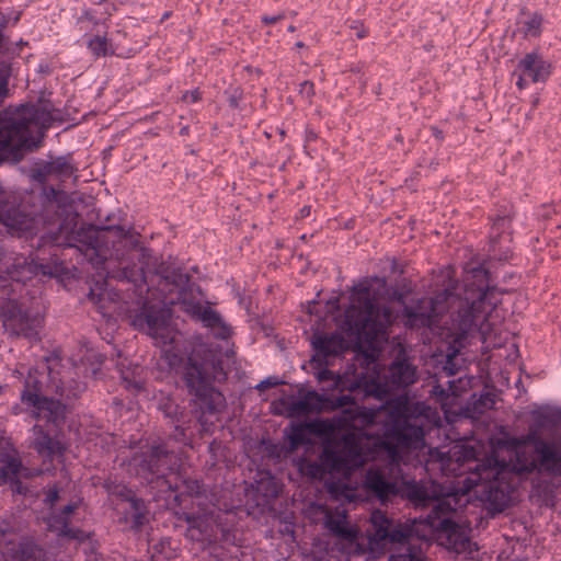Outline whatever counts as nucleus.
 Returning <instances> with one entry per match:
<instances>
[{"label": "nucleus", "mask_w": 561, "mask_h": 561, "mask_svg": "<svg viewBox=\"0 0 561 561\" xmlns=\"http://www.w3.org/2000/svg\"><path fill=\"white\" fill-rule=\"evenodd\" d=\"M59 499V490L57 486L49 488L46 492L45 504L53 507Z\"/></svg>", "instance_id": "nucleus-38"}, {"label": "nucleus", "mask_w": 561, "mask_h": 561, "mask_svg": "<svg viewBox=\"0 0 561 561\" xmlns=\"http://www.w3.org/2000/svg\"><path fill=\"white\" fill-rule=\"evenodd\" d=\"M90 357H96V354L95 353H91Z\"/></svg>", "instance_id": "nucleus-50"}, {"label": "nucleus", "mask_w": 561, "mask_h": 561, "mask_svg": "<svg viewBox=\"0 0 561 561\" xmlns=\"http://www.w3.org/2000/svg\"><path fill=\"white\" fill-rule=\"evenodd\" d=\"M61 378L57 381L53 368L45 374L37 368L30 369L21 392V402L13 408V413H25L28 417L44 421H59L64 419L71 402L82 392L83 386L76 383L67 394Z\"/></svg>", "instance_id": "nucleus-6"}, {"label": "nucleus", "mask_w": 561, "mask_h": 561, "mask_svg": "<svg viewBox=\"0 0 561 561\" xmlns=\"http://www.w3.org/2000/svg\"><path fill=\"white\" fill-rule=\"evenodd\" d=\"M396 296L385 277H368L353 287L351 305L345 310L342 329L351 341L367 345L370 352L357 358L360 370L335 378V385L347 388L348 393L323 398L317 391L299 389L272 401L274 415L302 417L327 410L341 409L355 415L332 417L330 421H375L381 410H387L390 421H440L437 412L415 396L403 394L389 400V392L405 388L416 381V368L405 359H396L381 375L375 352L387 340V328L393 321L390 308L378 302ZM314 421H320L316 419Z\"/></svg>", "instance_id": "nucleus-1"}, {"label": "nucleus", "mask_w": 561, "mask_h": 561, "mask_svg": "<svg viewBox=\"0 0 561 561\" xmlns=\"http://www.w3.org/2000/svg\"><path fill=\"white\" fill-rule=\"evenodd\" d=\"M290 431L286 432L288 437L289 450H295L298 447L309 443L307 438V431L310 433H324L333 432L336 428H342L350 423H290Z\"/></svg>", "instance_id": "nucleus-25"}, {"label": "nucleus", "mask_w": 561, "mask_h": 561, "mask_svg": "<svg viewBox=\"0 0 561 561\" xmlns=\"http://www.w3.org/2000/svg\"><path fill=\"white\" fill-rule=\"evenodd\" d=\"M370 522L373 533H370L366 538L364 537V543L366 553L374 557L382 553L393 541L404 538V533L412 527L411 520L410 523L390 528V520L381 511H374L370 516Z\"/></svg>", "instance_id": "nucleus-19"}, {"label": "nucleus", "mask_w": 561, "mask_h": 561, "mask_svg": "<svg viewBox=\"0 0 561 561\" xmlns=\"http://www.w3.org/2000/svg\"><path fill=\"white\" fill-rule=\"evenodd\" d=\"M184 280L185 279H184L183 275L179 274V275L174 276L173 283H175L176 285H180V284L184 283Z\"/></svg>", "instance_id": "nucleus-45"}, {"label": "nucleus", "mask_w": 561, "mask_h": 561, "mask_svg": "<svg viewBox=\"0 0 561 561\" xmlns=\"http://www.w3.org/2000/svg\"><path fill=\"white\" fill-rule=\"evenodd\" d=\"M0 313L3 317V327L10 334L22 335L28 340L38 339L43 321L39 313L23 311L14 299H8L0 307Z\"/></svg>", "instance_id": "nucleus-20"}, {"label": "nucleus", "mask_w": 561, "mask_h": 561, "mask_svg": "<svg viewBox=\"0 0 561 561\" xmlns=\"http://www.w3.org/2000/svg\"><path fill=\"white\" fill-rule=\"evenodd\" d=\"M102 360L99 359L98 360V364H92L91 365V368H87L84 371L88 374L90 373L92 376H96L98 371H99V368H100V365H101Z\"/></svg>", "instance_id": "nucleus-43"}, {"label": "nucleus", "mask_w": 561, "mask_h": 561, "mask_svg": "<svg viewBox=\"0 0 561 561\" xmlns=\"http://www.w3.org/2000/svg\"><path fill=\"white\" fill-rule=\"evenodd\" d=\"M221 370V356L217 353L210 352L201 360L196 358V355L188 358L184 379L187 388L196 398V404L204 411L215 412L225 403L222 393L211 385V379Z\"/></svg>", "instance_id": "nucleus-9"}, {"label": "nucleus", "mask_w": 561, "mask_h": 561, "mask_svg": "<svg viewBox=\"0 0 561 561\" xmlns=\"http://www.w3.org/2000/svg\"><path fill=\"white\" fill-rule=\"evenodd\" d=\"M302 46H304V44H302V43H300V42H299V43H297V47H302Z\"/></svg>", "instance_id": "nucleus-49"}, {"label": "nucleus", "mask_w": 561, "mask_h": 561, "mask_svg": "<svg viewBox=\"0 0 561 561\" xmlns=\"http://www.w3.org/2000/svg\"><path fill=\"white\" fill-rule=\"evenodd\" d=\"M524 415L530 421H561V405L557 403H531L525 408Z\"/></svg>", "instance_id": "nucleus-29"}, {"label": "nucleus", "mask_w": 561, "mask_h": 561, "mask_svg": "<svg viewBox=\"0 0 561 561\" xmlns=\"http://www.w3.org/2000/svg\"><path fill=\"white\" fill-rule=\"evenodd\" d=\"M129 510L125 513L124 518L130 524V527L135 530H139L148 520L147 507L141 499L130 497L128 499Z\"/></svg>", "instance_id": "nucleus-32"}, {"label": "nucleus", "mask_w": 561, "mask_h": 561, "mask_svg": "<svg viewBox=\"0 0 561 561\" xmlns=\"http://www.w3.org/2000/svg\"><path fill=\"white\" fill-rule=\"evenodd\" d=\"M283 19V14H276V15H264L262 18V21L266 24H274Z\"/></svg>", "instance_id": "nucleus-41"}, {"label": "nucleus", "mask_w": 561, "mask_h": 561, "mask_svg": "<svg viewBox=\"0 0 561 561\" xmlns=\"http://www.w3.org/2000/svg\"><path fill=\"white\" fill-rule=\"evenodd\" d=\"M50 368H53V369L55 370L56 376H57V380H58L59 378H61V379H62V381H64L62 387H64V390H65V394H67V393H68V391H69V389H70L71 387L76 386V383H81V385L83 386L82 391L85 389V383H84V382H82V381H76V380L72 378V376H73V375H77V371H72V370H75L76 366H75V367H71V369H65V370H62V371H59V370H57V369H56V367H55L53 364H49V365L47 366L48 373L50 371Z\"/></svg>", "instance_id": "nucleus-35"}, {"label": "nucleus", "mask_w": 561, "mask_h": 561, "mask_svg": "<svg viewBox=\"0 0 561 561\" xmlns=\"http://www.w3.org/2000/svg\"><path fill=\"white\" fill-rule=\"evenodd\" d=\"M324 528L334 536L342 545L346 554H366L364 536L359 529L352 525L344 508L336 507L328 510L323 519Z\"/></svg>", "instance_id": "nucleus-16"}, {"label": "nucleus", "mask_w": 561, "mask_h": 561, "mask_svg": "<svg viewBox=\"0 0 561 561\" xmlns=\"http://www.w3.org/2000/svg\"><path fill=\"white\" fill-rule=\"evenodd\" d=\"M319 469V466L317 463H312L309 466V473L314 477L317 471Z\"/></svg>", "instance_id": "nucleus-44"}, {"label": "nucleus", "mask_w": 561, "mask_h": 561, "mask_svg": "<svg viewBox=\"0 0 561 561\" xmlns=\"http://www.w3.org/2000/svg\"><path fill=\"white\" fill-rule=\"evenodd\" d=\"M201 99V92L198 89L193 91H186L183 94V100L187 103H195Z\"/></svg>", "instance_id": "nucleus-39"}, {"label": "nucleus", "mask_w": 561, "mask_h": 561, "mask_svg": "<svg viewBox=\"0 0 561 561\" xmlns=\"http://www.w3.org/2000/svg\"><path fill=\"white\" fill-rule=\"evenodd\" d=\"M118 373L127 391L138 397L149 398L150 392L145 383L144 367L137 364H127V360L124 359L118 364Z\"/></svg>", "instance_id": "nucleus-26"}, {"label": "nucleus", "mask_w": 561, "mask_h": 561, "mask_svg": "<svg viewBox=\"0 0 561 561\" xmlns=\"http://www.w3.org/2000/svg\"><path fill=\"white\" fill-rule=\"evenodd\" d=\"M110 232L108 228L96 229L93 226L81 227L75 236L70 237L67 245L76 247L84 253V256L101 270L100 275L105 273L106 277L118 278L131 283L137 293V300L126 308L130 324L139 331L147 333L161 348L163 357L171 368H175L183 360V353L179 346V332L171 324V310L173 299L165 296L156 297L147 288L150 296L144 297L147 279L144 267H129L125 259L116 252V260L119 264L118 271L111 270V260L107 259L102 242Z\"/></svg>", "instance_id": "nucleus-5"}, {"label": "nucleus", "mask_w": 561, "mask_h": 561, "mask_svg": "<svg viewBox=\"0 0 561 561\" xmlns=\"http://www.w3.org/2000/svg\"><path fill=\"white\" fill-rule=\"evenodd\" d=\"M8 94V79L0 73V101ZM58 111L48 103L22 105L15 111L0 113V159L16 158L23 150L36 148L44 130L59 119ZM0 222L16 232H32L34 219L9 204V194L0 187ZM35 266L24 256L8 255L0 252V287L5 282H25L34 273Z\"/></svg>", "instance_id": "nucleus-4"}, {"label": "nucleus", "mask_w": 561, "mask_h": 561, "mask_svg": "<svg viewBox=\"0 0 561 561\" xmlns=\"http://www.w3.org/2000/svg\"><path fill=\"white\" fill-rule=\"evenodd\" d=\"M115 10L108 1L101 2L98 8L84 9L77 19V24L85 31V45L90 54L96 58L115 54L113 38L108 35V20Z\"/></svg>", "instance_id": "nucleus-13"}, {"label": "nucleus", "mask_w": 561, "mask_h": 561, "mask_svg": "<svg viewBox=\"0 0 561 561\" xmlns=\"http://www.w3.org/2000/svg\"><path fill=\"white\" fill-rule=\"evenodd\" d=\"M542 16L534 13L522 22V30L526 37H537L541 33Z\"/></svg>", "instance_id": "nucleus-34"}, {"label": "nucleus", "mask_w": 561, "mask_h": 561, "mask_svg": "<svg viewBox=\"0 0 561 561\" xmlns=\"http://www.w3.org/2000/svg\"><path fill=\"white\" fill-rule=\"evenodd\" d=\"M473 378L460 377L448 381V388L436 385L431 390V397L440 405L445 421H454L453 417L461 416L470 421H478L479 416L492 409L495 404V394L482 392L472 394L465 405L461 393L471 388Z\"/></svg>", "instance_id": "nucleus-8"}, {"label": "nucleus", "mask_w": 561, "mask_h": 561, "mask_svg": "<svg viewBox=\"0 0 561 561\" xmlns=\"http://www.w3.org/2000/svg\"><path fill=\"white\" fill-rule=\"evenodd\" d=\"M497 300L492 291L483 287L466 286L462 298L451 289H445L432 299L423 298L414 307H405V324L410 328H435L439 318L449 308H456L447 334V350L443 369L447 375L457 374L473 357L472 346L481 343V351L501 346Z\"/></svg>", "instance_id": "nucleus-3"}, {"label": "nucleus", "mask_w": 561, "mask_h": 561, "mask_svg": "<svg viewBox=\"0 0 561 561\" xmlns=\"http://www.w3.org/2000/svg\"><path fill=\"white\" fill-rule=\"evenodd\" d=\"M404 535V538L387 547L390 551L388 561H428L424 546H427L431 539L423 520L414 518L412 527Z\"/></svg>", "instance_id": "nucleus-17"}, {"label": "nucleus", "mask_w": 561, "mask_h": 561, "mask_svg": "<svg viewBox=\"0 0 561 561\" xmlns=\"http://www.w3.org/2000/svg\"><path fill=\"white\" fill-rule=\"evenodd\" d=\"M1 474L11 482L14 483L15 491L23 493L21 481L18 479V474L21 470L22 462L18 457L16 450L12 449V453L0 454Z\"/></svg>", "instance_id": "nucleus-28"}, {"label": "nucleus", "mask_w": 561, "mask_h": 561, "mask_svg": "<svg viewBox=\"0 0 561 561\" xmlns=\"http://www.w3.org/2000/svg\"><path fill=\"white\" fill-rule=\"evenodd\" d=\"M180 430H181V435L184 436V434H183L184 428L182 426H180V425H176L175 426V431H180Z\"/></svg>", "instance_id": "nucleus-46"}, {"label": "nucleus", "mask_w": 561, "mask_h": 561, "mask_svg": "<svg viewBox=\"0 0 561 561\" xmlns=\"http://www.w3.org/2000/svg\"><path fill=\"white\" fill-rule=\"evenodd\" d=\"M33 447L39 456L53 460L64 456L65 443L58 435H50V431L44 425L35 423L33 426Z\"/></svg>", "instance_id": "nucleus-24"}, {"label": "nucleus", "mask_w": 561, "mask_h": 561, "mask_svg": "<svg viewBox=\"0 0 561 561\" xmlns=\"http://www.w3.org/2000/svg\"><path fill=\"white\" fill-rule=\"evenodd\" d=\"M139 473L148 474L146 479L149 482L156 480L157 484L167 490L174 491L178 483L171 481L168 476L173 474L180 468V459L173 451L167 449L164 445H153L141 456L138 462Z\"/></svg>", "instance_id": "nucleus-15"}, {"label": "nucleus", "mask_w": 561, "mask_h": 561, "mask_svg": "<svg viewBox=\"0 0 561 561\" xmlns=\"http://www.w3.org/2000/svg\"><path fill=\"white\" fill-rule=\"evenodd\" d=\"M499 444L510 453L506 465L512 481H515L517 474L535 471L561 477V440L550 443L535 434H528L520 438L507 437Z\"/></svg>", "instance_id": "nucleus-7"}, {"label": "nucleus", "mask_w": 561, "mask_h": 561, "mask_svg": "<svg viewBox=\"0 0 561 561\" xmlns=\"http://www.w3.org/2000/svg\"><path fill=\"white\" fill-rule=\"evenodd\" d=\"M312 345L316 351V354L312 357V364L316 368L314 376L320 382H330L328 389H330L332 393L328 398L347 394L348 389L335 385V378L345 377L346 374L352 378L355 369L356 371L360 370V363L357 358L364 356L366 353L357 355L355 362L347 367L345 373L343 375H339L334 374L327 366L331 364L332 358H335L347 348V343L343 336L337 333L319 334L313 337ZM322 397L327 398L325 396Z\"/></svg>", "instance_id": "nucleus-11"}, {"label": "nucleus", "mask_w": 561, "mask_h": 561, "mask_svg": "<svg viewBox=\"0 0 561 561\" xmlns=\"http://www.w3.org/2000/svg\"><path fill=\"white\" fill-rule=\"evenodd\" d=\"M304 87H305V88H309V89H311V88H312V84L306 81V82L304 83Z\"/></svg>", "instance_id": "nucleus-47"}, {"label": "nucleus", "mask_w": 561, "mask_h": 561, "mask_svg": "<svg viewBox=\"0 0 561 561\" xmlns=\"http://www.w3.org/2000/svg\"><path fill=\"white\" fill-rule=\"evenodd\" d=\"M278 385V379L277 378H267L265 380H262L257 386L256 388L259 390H264L266 388H270V387H273V386H276Z\"/></svg>", "instance_id": "nucleus-40"}, {"label": "nucleus", "mask_w": 561, "mask_h": 561, "mask_svg": "<svg viewBox=\"0 0 561 561\" xmlns=\"http://www.w3.org/2000/svg\"><path fill=\"white\" fill-rule=\"evenodd\" d=\"M192 486L188 485L187 488L192 491V493H195L196 499H198V494L201 493L202 485L198 483V481H192Z\"/></svg>", "instance_id": "nucleus-42"}, {"label": "nucleus", "mask_w": 561, "mask_h": 561, "mask_svg": "<svg viewBox=\"0 0 561 561\" xmlns=\"http://www.w3.org/2000/svg\"><path fill=\"white\" fill-rule=\"evenodd\" d=\"M159 410L162 411L163 416L167 419H178L181 416L180 408L171 398H165L163 401L159 404Z\"/></svg>", "instance_id": "nucleus-37"}, {"label": "nucleus", "mask_w": 561, "mask_h": 561, "mask_svg": "<svg viewBox=\"0 0 561 561\" xmlns=\"http://www.w3.org/2000/svg\"><path fill=\"white\" fill-rule=\"evenodd\" d=\"M552 73V64L535 49L522 57L513 72L516 87L524 90L531 83H543Z\"/></svg>", "instance_id": "nucleus-21"}, {"label": "nucleus", "mask_w": 561, "mask_h": 561, "mask_svg": "<svg viewBox=\"0 0 561 561\" xmlns=\"http://www.w3.org/2000/svg\"><path fill=\"white\" fill-rule=\"evenodd\" d=\"M431 466L437 465L442 474L455 478L443 492V488L432 481V490L414 479L402 482V492L411 501L426 505L433 502L432 510L422 519L430 539L439 540L448 549L460 554H472L478 550L468 535L451 519L473 496L489 512L501 513L511 503L516 490L506 460L494 456L478 462L476 450L466 445H455L448 451L430 450Z\"/></svg>", "instance_id": "nucleus-2"}, {"label": "nucleus", "mask_w": 561, "mask_h": 561, "mask_svg": "<svg viewBox=\"0 0 561 561\" xmlns=\"http://www.w3.org/2000/svg\"><path fill=\"white\" fill-rule=\"evenodd\" d=\"M288 31H289V32H294V31H295V27H294V26H289V27H288Z\"/></svg>", "instance_id": "nucleus-48"}, {"label": "nucleus", "mask_w": 561, "mask_h": 561, "mask_svg": "<svg viewBox=\"0 0 561 561\" xmlns=\"http://www.w3.org/2000/svg\"><path fill=\"white\" fill-rule=\"evenodd\" d=\"M259 449L270 459H279L284 447L280 444H276L263 437L260 442Z\"/></svg>", "instance_id": "nucleus-36"}, {"label": "nucleus", "mask_w": 561, "mask_h": 561, "mask_svg": "<svg viewBox=\"0 0 561 561\" xmlns=\"http://www.w3.org/2000/svg\"><path fill=\"white\" fill-rule=\"evenodd\" d=\"M387 425L389 423H386ZM391 428L387 431L383 438L378 439L376 446L387 454L392 465L407 463L410 455L419 453L425 447L424 425L425 423H390ZM430 431L445 430L454 423H430Z\"/></svg>", "instance_id": "nucleus-10"}, {"label": "nucleus", "mask_w": 561, "mask_h": 561, "mask_svg": "<svg viewBox=\"0 0 561 561\" xmlns=\"http://www.w3.org/2000/svg\"><path fill=\"white\" fill-rule=\"evenodd\" d=\"M80 505V501L71 502L60 510L51 511L46 518L47 527L60 538L82 542L88 535L79 527H71L70 522Z\"/></svg>", "instance_id": "nucleus-22"}, {"label": "nucleus", "mask_w": 561, "mask_h": 561, "mask_svg": "<svg viewBox=\"0 0 561 561\" xmlns=\"http://www.w3.org/2000/svg\"><path fill=\"white\" fill-rule=\"evenodd\" d=\"M72 171L71 165L62 158H58L51 162L46 163L35 175L36 179L44 181L47 175H70Z\"/></svg>", "instance_id": "nucleus-33"}, {"label": "nucleus", "mask_w": 561, "mask_h": 561, "mask_svg": "<svg viewBox=\"0 0 561 561\" xmlns=\"http://www.w3.org/2000/svg\"><path fill=\"white\" fill-rule=\"evenodd\" d=\"M89 299L93 304L100 305V310L103 314H107L112 310L106 306L105 301L108 300L110 302L116 304L119 299V294L110 288L107 282H103L102 284L96 283L95 286L90 289Z\"/></svg>", "instance_id": "nucleus-30"}, {"label": "nucleus", "mask_w": 561, "mask_h": 561, "mask_svg": "<svg viewBox=\"0 0 561 561\" xmlns=\"http://www.w3.org/2000/svg\"><path fill=\"white\" fill-rule=\"evenodd\" d=\"M364 485L382 502L390 495H396L399 492L397 483L388 481L378 469H368L366 471Z\"/></svg>", "instance_id": "nucleus-27"}, {"label": "nucleus", "mask_w": 561, "mask_h": 561, "mask_svg": "<svg viewBox=\"0 0 561 561\" xmlns=\"http://www.w3.org/2000/svg\"><path fill=\"white\" fill-rule=\"evenodd\" d=\"M0 554L7 561H49L46 550L31 536H18L10 519L0 520Z\"/></svg>", "instance_id": "nucleus-14"}, {"label": "nucleus", "mask_w": 561, "mask_h": 561, "mask_svg": "<svg viewBox=\"0 0 561 561\" xmlns=\"http://www.w3.org/2000/svg\"><path fill=\"white\" fill-rule=\"evenodd\" d=\"M321 458L331 471L346 472L356 469L365 462L360 438L353 433L345 434L341 448L332 449L327 446Z\"/></svg>", "instance_id": "nucleus-18"}, {"label": "nucleus", "mask_w": 561, "mask_h": 561, "mask_svg": "<svg viewBox=\"0 0 561 561\" xmlns=\"http://www.w3.org/2000/svg\"><path fill=\"white\" fill-rule=\"evenodd\" d=\"M183 306L184 310L193 318L201 320L216 339L227 340L231 335V328L211 308L191 302H183Z\"/></svg>", "instance_id": "nucleus-23"}, {"label": "nucleus", "mask_w": 561, "mask_h": 561, "mask_svg": "<svg viewBox=\"0 0 561 561\" xmlns=\"http://www.w3.org/2000/svg\"><path fill=\"white\" fill-rule=\"evenodd\" d=\"M252 486L264 497H276L279 493L277 480L268 470H259Z\"/></svg>", "instance_id": "nucleus-31"}, {"label": "nucleus", "mask_w": 561, "mask_h": 561, "mask_svg": "<svg viewBox=\"0 0 561 561\" xmlns=\"http://www.w3.org/2000/svg\"><path fill=\"white\" fill-rule=\"evenodd\" d=\"M192 530H198L197 540L204 542H221L230 546H240L236 535V514L232 511H221L217 505L203 508L187 517Z\"/></svg>", "instance_id": "nucleus-12"}]
</instances>
